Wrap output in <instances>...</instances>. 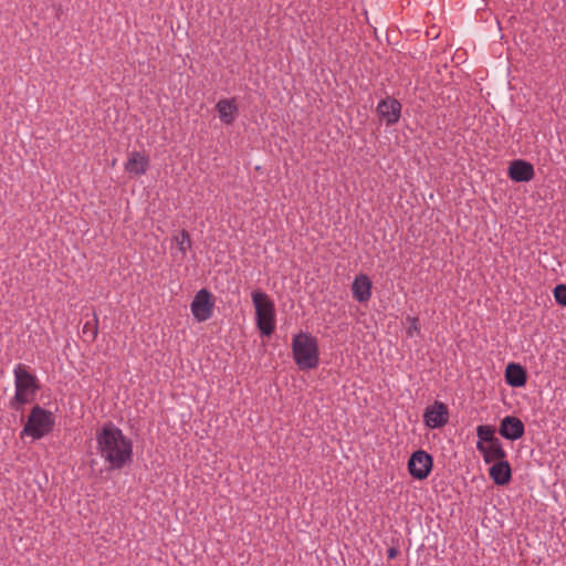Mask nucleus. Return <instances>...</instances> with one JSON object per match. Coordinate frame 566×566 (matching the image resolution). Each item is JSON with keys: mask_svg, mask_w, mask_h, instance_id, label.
<instances>
[{"mask_svg": "<svg viewBox=\"0 0 566 566\" xmlns=\"http://www.w3.org/2000/svg\"><path fill=\"white\" fill-rule=\"evenodd\" d=\"M476 449L483 454L485 463H495L505 460L507 455L500 440L490 444L476 442Z\"/></svg>", "mask_w": 566, "mask_h": 566, "instance_id": "obj_13", "label": "nucleus"}, {"mask_svg": "<svg viewBox=\"0 0 566 566\" xmlns=\"http://www.w3.org/2000/svg\"><path fill=\"white\" fill-rule=\"evenodd\" d=\"M54 424V415L36 405L31 409L28 420L21 431V437L29 436L35 440L41 439L53 430Z\"/></svg>", "mask_w": 566, "mask_h": 566, "instance_id": "obj_5", "label": "nucleus"}, {"mask_svg": "<svg viewBox=\"0 0 566 566\" xmlns=\"http://www.w3.org/2000/svg\"><path fill=\"white\" fill-rule=\"evenodd\" d=\"M397 555H398V549L395 548V547H390L387 551V556H388L389 559H394Z\"/></svg>", "mask_w": 566, "mask_h": 566, "instance_id": "obj_23", "label": "nucleus"}, {"mask_svg": "<svg viewBox=\"0 0 566 566\" xmlns=\"http://www.w3.org/2000/svg\"><path fill=\"white\" fill-rule=\"evenodd\" d=\"M213 307L212 295L206 289L198 291L191 302V312L198 322L208 321L213 314Z\"/></svg>", "mask_w": 566, "mask_h": 566, "instance_id": "obj_7", "label": "nucleus"}, {"mask_svg": "<svg viewBox=\"0 0 566 566\" xmlns=\"http://www.w3.org/2000/svg\"><path fill=\"white\" fill-rule=\"evenodd\" d=\"M449 421L448 406L439 400L428 406L423 412V422L430 429L444 427Z\"/></svg>", "mask_w": 566, "mask_h": 566, "instance_id": "obj_8", "label": "nucleus"}, {"mask_svg": "<svg viewBox=\"0 0 566 566\" xmlns=\"http://www.w3.org/2000/svg\"><path fill=\"white\" fill-rule=\"evenodd\" d=\"M82 333L87 342H94L96 339L98 333V318L95 312L92 314V319L84 324Z\"/></svg>", "mask_w": 566, "mask_h": 566, "instance_id": "obj_19", "label": "nucleus"}, {"mask_svg": "<svg viewBox=\"0 0 566 566\" xmlns=\"http://www.w3.org/2000/svg\"><path fill=\"white\" fill-rule=\"evenodd\" d=\"M433 467V458L424 450L415 451L408 460V471L416 480H424L429 476Z\"/></svg>", "mask_w": 566, "mask_h": 566, "instance_id": "obj_6", "label": "nucleus"}, {"mask_svg": "<svg viewBox=\"0 0 566 566\" xmlns=\"http://www.w3.org/2000/svg\"><path fill=\"white\" fill-rule=\"evenodd\" d=\"M174 239H175L180 252L185 255L187 250L191 248V239H190L189 232L187 230H182Z\"/></svg>", "mask_w": 566, "mask_h": 566, "instance_id": "obj_20", "label": "nucleus"}, {"mask_svg": "<svg viewBox=\"0 0 566 566\" xmlns=\"http://www.w3.org/2000/svg\"><path fill=\"white\" fill-rule=\"evenodd\" d=\"M509 177L515 182H528L534 176V167L523 159H515L509 166Z\"/></svg>", "mask_w": 566, "mask_h": 566, "instance_id": "obj_11", "label": "nucleus"}, {"mask_svg": "<svg viewBox=\"0 0 566 566\" xmlns=\"http://www.w3.org/2000/svg\"><path fill=\"white\" fill-rule=\"evenodd\" d=\"M352 291L354 297L359 302H367L371 296V282L369 277L365 274H360L355 277Z\"/></svg>", "mask_w": 566, "mask_h": 566, "instance_id": "obj_16", "label": "nucleus"}, {"mask_svg": "<svg viewBox=\"0 0 566 566\" xmlns=\"http://www.w3.org/2000/svg\"><path fill=\"white\" fill-rule=\"evenodd\" d=\"M377 114L388 126L395 125L401 116V104L398 99L388 96L379 102Z\"/></svg>", "mask_w": 566, "mask_h": 566, "instance_id": "obj_9", "label": "nucleus"}, {"mask_svg": "<svg viewBox=\"0 0 566 566\" xmlns=\"http://www.w3.org/2000/svg\"><path fill=\"white\" fill-rule=\"evenodd\" d=\"M216 109L224 124L230 125L234 122L235 114L238 113V106L234 104V101L221 99L217 103Z\"/></svg>", "mask_w": 566, "mask_h": 566, "instance_id": "obj_17", "label": "nucleus"}, {"mask_svg": "<svg viewBox=\"0 0 566 566\" xmlns=\"http://www.w3.org/2000/svg\"><path fill=\"white\" fill-rule=\"evenodd\" d=\"M97 450L109 469L120 470L133 459V443L113 422L104 423L96 433Z\"/></svg>", "mask_w": 566, "mask_h": 566, "instance_id": "obj_1", "label": "nucleus"}, {"mask_svg": "<svg viewBox=\"0 0 566 566\" xmlns=\"http://www.w3.org/2000/svg\"><path fill=\"white\" fill-rule=\"evenodd\" d=\"M553 292L556 303L566 306V284L556 285Z\"/></svg>", "mask_w": 566, "mask_h": 566, "instance_id": "obj_21", "label": "nucleus"}, {"mask_svg": "<svg viewBox=\"0 0 566 566\" xmlns=\"http://www.w3.org/2000/svg\"><path fill=\"white\" fill-rule=\"evenodd\" d=\"M15 394L9 401V407L15 411H23L25 405L31 403L40 389L35 375L31 374L27 366L19 364L14 368Z\"/></svg>", "mask_w": 566, "mask_h": 566, "instance_id": "obj_2", "label": "nucleus"}, {"mask_svg": "<svg viewBox=\"0 0 566 566\" xmlns=\"http://www.w3.org/2000/svg\"><path fill=\"white\" fill-rule=\"evenodd\" d=\"M505 381L511 387H524L527 381L526 369L516 363H510L505 368Z\"/></svg>", "mask_w": 566, "mask_h": 566, "instance_id": "obj_15", "label": "nucleus"}, {"mask_svg": "<svg viewBox=\"0 0 566 566\" xmlns=\"http://www.w3.org/2000/svg\"><path fill=\"white\" fill-rule=\"evenodd\" d=\"M499 433L504 439L515 441L524 436L525 426L520 418L506 416L500 422Z\"/></svg>", "mask_w": 566, "mask_h": 566, "instance_id": "obj_10", "label": "nucleus"}, {"mask_svg": "<svg viewBox=\"0 0 566 566\" xmlns=\"http://www.w3.org/2000/svg\"><path fill=\"white\" fill-rule=\"evenodd\" d=\"M409 319L411 322V326L408 328L407 334L409 336H411L412 331L419 332L420 326H419V321L417 317H412V318L409 317Z\"/></svg>", "mask_w": 566, "mask_h": 566, "instance_id": "obj_22", "label": "nucleus"}, {"mask_svg": "<svg viewBox=\"0 0 566 566\" xmlns=\"http://www.w3.org/2000/svg\"><path fill=\"white\" fill-rule=\"evenodd\" d=\"M292 352L296 365L302 370L314 369L319 363L318 343L314 336L298 333L292 340Z\"/></svg>", "mask_w": 566, "mask_h": 566, "instance_id": "obj_3", "label": "nucleus"}, {"mask_svg": "<svg viewBox=\"0 0 566 566\" xmlns=\"http://www.w3.org/2000/svg\"><path fill=\"white\" fill-rule=\"evenodd\" d=\"M148 167L149 158L140 151L130 153L127 161L125 163V170L135 176H142L146 174Z\"/></svg>", "mask_w": 566, "mask_h": 566, "instance_id": "obj_14", "label": "nucleus"}, {"mask_svg": "<svg viewBox=\"0 0 566 566\" xmlns=\"http://www.w3.org/2000/svg\"><path fill=\"white\" fill-rule=\"evenodd\" d=\"M476 436L479 438L478 442H481L482 444H490L500 440L495 437V428L489 424L478 426Z\"/></svg>", "mask_w": 566, "mask_h": 566, "instance_id": "obj_18", "label": "nucleus"}, {"mask_svg": "<svg viewBox=\"0 0 566 566\" xmlns=\"http://www.w3.org/2000/svg\"><path fill=\"white\" fill-rule=\"evenodd\" d=\"M489 475L493 483L499 486L507 485L512 480V468L505 460L497 461L489 469Z\"/></svg>", "mask_w": 566, "mask_h": 566, "instance_id": "obj_12", "label": "nucleus"}, {"mask_svg": "<svg viewBox=\"0 0 566 566\" xmlns=\"http://www.w3.org/2000/svg\"><path fill=\"white\" fill-rule=\"evenodd\" d=\"M252 302L255 308V323L262 336H271L275 331L274 302L265 292L253 291Z\"/></svg>", "mask_w": 566, "mask_h": 566, "instance_id": "obj_4", "label": "nucleus"}]
</instances>
